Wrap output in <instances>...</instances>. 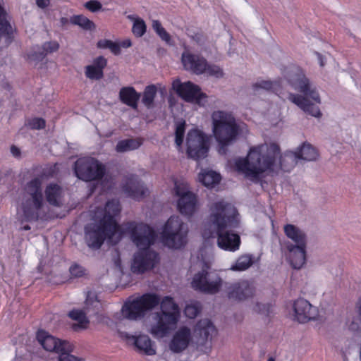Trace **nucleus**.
<instances>
[{
	"instance_id": "1",
	"label": "nucleus",
	"mask_w": 361,
	"mask_h": 361,
	"mask_svg": "<svg viewBox=\"0 0 361 361\" xmlns=\"http://www.w3.org/2000/svg\"><path fill=\"white\" fill-rule=\"evenodd\" d=\"M238 212L231 204L224 200L213 203L209 207L210 237L217 238L219 248L234 252L240 244L238 234L232 231L239 225Z\"/></svg>"
},
{
	"instance_id": "2",
	"label": "nucleus",
	"mask_w": 361,
	"mask_h": 361,
	"mask_svg": "<svg viewBox=\"0 0 361 361\" xmlns=\"http://www.w3.org/2000/svg\"><path fill=\"white\" fill-rule=\"evenodd\" d=\"M283 76L289 85L300 93H289L288 99L305 114L320 118L322 114L317 106L321 104L320 95L303 71L298 66H289L285 69Z\"/></svg>"
},
{
	"instance_id": "3",
	"label": "nucleus",
	"mask_w": 361,
	"mask_h": 361,
	"mask_svg": "<svg viewBox=\"0 0 361 361\" xmlns=\"http://www.w3.org/2000/svg\"><path fill=\"white\" fill-rule=\"evenodd\" d=\"M279 153L280 147L276 143L252 148L246 158L236 159V170L252 180H258L262 173L274 171L276 158Z\"/></svg>"
},
{
	"instance_id": "4",
	"label": "nucleus",
	"mask_w": 361,
	"mask_h": 361,
	"mask_svg": "<svg viewBox=\"0 0 361 361\" xmlns=\"http://www.w3.org/2000/svg\"><path fill=\"white\" fill-rule=\"evenodd\" d=\"M159 304L161 314L157 313L156 316H180V309L173 298L165 296L161 300L160 297L153 293H147L135 298H128L121 312L123 316H145Z\"/></svg>"
},
{
	"instance_id": "5",
	"label": "nucleus",
	"mask_w": 361,
	"mask_h": 361,
	"mask_svg": "<svg viewBox=\"0 0 361 361\" xmlns=\"http://www.w3.org/2000/svg\"><path fill=\"white\" fill-rule=\"evenodd\" d=\"M212 130L214 136L218 142V152L225 155L228 148L238 139L240 133L239 125L230 112L215 111L212 114Z\"/></svg>"
},
{
	"instance_id": "6",
	"label": "nucleus",
	"mask_w": 361,
	"mask_h": 361,
	"mask_svg": "<svg viewBox=\"0 0 361 361\" xmlns=\"http://www.w3.org/2000/svg\"><path fill=\"white\" fill-rule=\"evenodd\" d=\"M144 317H95V320H90L89 317H68V324L76 332L81 331L99 323H105L111 329L116 331L122 338L126 340L125 330L135 328L142 324Z\"/></svg>"
},
{
	"instance_id": "7",
	"label": "nucleus",
	"mask_w": 361,
	"mask_h": 361,
	"mask_svg": "<svg viewBox=\"0 0 361 361\" xmlns=\"http://www.w3.org/2000/svg\"><path fill=\"white\" fill-rule=\"evenodd\" d=\"M188 227L178 216H171L164 225L161 239L164 245L180 249L187 243Z\"/></svg>"
},
{
	"instance_id": "8",
	"label": "nucleus",
	"mask_w": 361,
	"mask_h": 361,
	"mask_svg": "<svg viewBox=\"0 0 361 361\" xmlns=\"http://www.w3.org/2000/svg\"><path fill=\"white\" fill-rule=\"evenodd\" d=\"M73 171L75 176L83 181L99 180L106 173V166L93 157H81L74 163Z\"/></svg>"
},
{
	"instance_id": "9",
	"label": "nucleus",
	"mask_w": 361,
	"mask_h": 361,
	"mask_svg": "<svg viewBox=\"0 0 361 361\" xmlns=\"http://www.w3.org/2000/svg\"><path fill=\"white\" fill-rule=\"evenodd\" d=\"M221 283L219 274L211 269L208 263L204 262L202 270L195 274L191 285L194 289L202 293L215 294L219 291Z\"/></svg>"
},
{
	"instance_id": "10",
	"label": "nucleus",
	"mask_w": 361,
	"mask_h": 361,
	"mask_svg": "<svg viewBox=\"0 0 361 361\" xmlns=\"http://www.w3.org/2000/svg\"><path fill=\"white\" fill-rule=\"evenodd\" d=\"M178 322V317H144L142 325L155 338H162L176 329Z\"/></svg>"
},
{
	"instance_id": "11",
	"label": "nucleus",
	"mask_w": 361,
	"mask_h": 361,
	"mask_svg": "<svg viewBox=\"0 0 361 361\" xmlns=\"http://www.w3.org/2000/svg\"><path fill=\"white\" fill-rule=\"evenodd\" d=\"M186 143L188 157L197 161L207 157L209 149V139L202 131L197 129L189 130Z\"/></svg>"
},
{
	"instance_id": "12",
	"label": "nucleus",
	"mask_w": 361,
	"mask_h": 361,
	"mask_svg": "<svg viewBox=\"0 0 361 361\" xmlns=\"http://www.w3.org/2000/svg\"><path fill=\"white\" fill-rule=\"evenodd\" d=\"M126 230L130 233L132 241L139 249H149L154 243L155 232L147 224L128 222L126 224Z\"/></svg>"
},
{
	"instance_id": "13",
	"label": "nucleus",
	"mask_w": 361,
	"mask_h": 361,
	"mask_svg": "<svg viewBox=\"0 0 361 361\" xmlns=\"http://www.w3.org/2000/svg\"><path fill=\"white\" fill-rule=\"evenodd\" d=\"M173 90L186 102L204 106L207 102V94L201 91V88L190 81L182 82L179 79L172 83Z\"/></svg>"
},
{
	"instance_id": "14",
	"label": "nucleus",
	"mask_w": 361,
	"mask_h": 361,
	"mask_svg": "<svg viewBox=\"0 0 361 361\" xmlns=\"http://www.w3.org/2000/svg\"><path fill=\"white\" fill-rule=\"evenodd\" d=\"M85 240L90 248L99 249L106 238H111L116 232L111 227L99 221L98 224L93 225L92 228L85 227Z\"/></svg>"
},
{
	"instance_id": "15",
	"label": "nucleus",
	"mask_w": 361,
	"mask_h": 361,
	"mask_svg": "<svg viewBox=\"0 0 361 361\" xmlns=\"http://www.w3.org/2000/svg\"><path fill=\"white\" fill-rule=\"evenodd\" d=\"M159 260V255L155 251L150 249H139V251L134 254L131 271L137 274H144L152 269Z\"/></svg>"
},
{
	"instance_id": "16",
	"label": "nucleus",
	"mask_w": 361,
	"mask_h": 361,
	"mask_svg": "<svg viewBox=\"0 0 361 361\" xmlns=\"http://www.w3.org/2000/svg\"><path fill=\"white\" fill-rule=\"evenodd\" d=\"M174 331L169 343V348L174 353H180L186 350L191 344H195L191 329L185 326H179Z\"/></svg>"
},
{
	"instance_id": "17",
	"label": "nucleus",
	"mask_w": 361,
	"mask_h": 361,
	"mask_svg": "<svg viewBox=\"0 0 361 361\" xmlns=\"http://www.w3.org/2000/svg\"><path fill=\"white\" fill-rule=\"evenodd\" d=\"M192 333L195 344L204 345L207 341H211L218 335V330L214 324L206 317L198 321Z\"/></svg>"
},
{
	"instance_id": "18",
	"label": "nucleus",
	"mask_w": 361,
	"mask_h": 361,
	"mask_svg": "<svg viewBox=\"0 0 361 361\" xmlns=\"http://www.w3.org/2000/svg\"><path fill=\"white\" fill-rule=\"evenodd\" d=\"M175 195L178 197L177 207L182 214L191 216L195 210L197 198L194 193L180 185L175 184Z\"/></svg>"
},
{
	"instance_id": "19",
	"label": "nucleus",
	"mask_w": 361,
	"mask_h": 361,
	"mask_svg": "<svg viewBox=\"0 0 361 361\" xmlns=\"http://www.w3.org/2000/svg\"><path fill=\"white\" fill-rule=\"evenodd\" d=\"M37 339L47 351L55 352L58 354L61 350H73V345L71 343L56 338L43 330L37 331Z\"/></svg>"
},
{
	"instance_id": "20",
	"label": "nucleus",
	"mask_w": 361,
	"mask_h": 361,
	"mask_svg": "<svg viewBox=\"0 0 361 361\" xmlns=\"http://www.w3.org/2000/svg\"><path fill=\"white\" fill-rule=\"evenodd\" d=\"M255 292V286L245 280L232 283L226 288L228 298L236 301H243L252 298Z\"/></svg>"
},
{
	"instance_id": "21",
	"label": "nucleus",
	"mask_w": 361,
	"mask_h": 361,
	"mask_svg": "<svg viewBox=\"0 0 361 361\" xmlns=\"http://www.w3.org/2000/svg\"><path fill=\"white\" fill-rule=\"evenodd\" d=\"M123 190L128 196L136 200L144 197L148 192L147 188L136 175H130L126 178Z\"/></svg>"
},
{
	"instance_id": "22",
	"label": "nucleus",
	"mask_w": 361,
	"mask_h": 361,
	"mask_svg": "<svg viewBox=\"0 0 361 361\" xmlns=\"http://www.w3.org/2000/svg\"><path fill=\"white\" fill-rule=\"evenodd\" d=\"M286 247L288 250L286 257L290 266L295 269H300L306 262L307 246H293V243L288 242Z\"/></svg>"
},
{
	"instance_id": "23",
	"label": "nucleus",
	"mask_w": 361,
	"mask_h": 361,
	"mask_svg": "<svg viewBox=\"0 0 361 361\" xmlns=\"http://www.w3.org/2000/svg\"><path fill=\"white\" fill-rule=\"evenodd\" d=\"M181 61L185 69L190 70L197 75L204 73L207 60L203 57L184 52L182 54Z\"/></svg>"
},
{
	"instance_id": "24",
	"label": "nucleus",
	"mask_w": 361,
	"mask_h": 361,
	"mask_svg": "<svg viewBox=\"0 0 361 361\" xmlns=\"http://www.w3.org/2000/svg\"><path fill=\"white\" fill-rule=\"evenodd\" d=\"M121 206L118 200H109L105 205L104 214L100 221L111 227V229L118 230V224L115 217L120 214Z\"/></svg>"
},
{
	"instance_id": "25",
	"label": "nucleus",
	"mask_w": 361,
	"mask_h": 361,
	"mask_svg": "<svg viewBox=\"0 0 361 361\" xmlns=\"http://www.w3.org/2000/svg\"><path fill=\"white\" fill-rule=\"evenodd\" d=\"M126 341L132 343L137 349L147 355H154L156 354V350L154 348L151 339L146 335L134 336L126 334Z\"/></svg>"
},
{
	"instance_id": "26",
	"label": "nucleus",
	"mask_w": 361,
	"mask_h": 361,
	"mask_svg": "<svg viewBox=\"0 0 361 361\" xmlns=\"http://www.w3.org/2000/svg\"><path fill=\"white\" fill-rule=\"evenodd\" d=\"M141 94L137 92L133 87H123L119 91L120 101L131 107L134 110L137 109V102L140 99Z\"/></svg>"
},
{
	"instance_id": "27",
	"label": "nucleus",
	"mask_w": 361,
	"mask_h": 361,
	"mask_svg": "<svg viewBox=\"0 0 361 361\" xmlns=\"http://www.w3.org/2000/svg\"><path fill=\"white\" fill-rule=\"evenodd\" d=\"M101 306L97 295L93 292H88L85 302V307L82 309H73L71 310L67 316H87L91 314L90 310L98 309Z\"/></svg>"
},
{
	"instance_id": "28",
	"label": "nucleus",
	"mask_w": 361,
	"mask_h": 361,
	"mask_svg": "<svg viewBox=\"0 0 361 361\" xmlns=\"http://www.w3.org/2000/svg\"><path fill=\"white\" fill-rule=\"evenodd\" d=\"M283 229L286 235L295 243L293 246H307V235L300 228L293 224H286Z\"/></svg>"
},
{
	"instance_id": "29",
	"label": "nucleus",
	"mask_w": 361,
	"mask_h": 361,
	"mask_svg": "<svg viewBox=\"0 0 361 361\" xmlns=\"http://www.w3.org/2000/svg\"><path fill=\"white\" fill-rule=\"evenodd\" d=\"M59 49V44L56 41H49L44 42L41 47H37V49L33 51L30 57L37 61H42L47 54L57 51Z\"/></svg>"
},
{
	"instance_id": "30",
	"label": "nucleus",
	"mask_w": 361,
	"mask_h": 361,
	"mask_svg": "<svg viewBox=\"0 0 361 361\" xmlns=\"http://www.w3.org/2000/svg\"><path fill=\"white\" fill-rule=\"evenodd\" d=\"M295 316H316L317 310L309 301L304 298H298L292 304Z\"/></svg>"
},
{
	"instance_id": "31",
	"label": "nucleus",
	"mask_w": 361,
	"mask_h": 361,
	"mask_svg": "<svg viewBox=\"0 0 361 361\" xmlns=\"http://www.w3.org/2000/svg\"><path fill=\"white\" fill-rule=\"evenodd\" d=\"M278 158H279L280 169L286 172L290 171L296 165L298 159L295 152L291 151L286 152L283 155L280 152L277 155L276 161ZM275 164H276V161ZM275 166L276 165H274V169Z\"/></svg>"
},
{
	"instance_id": "32",
	"label": "nucleus",
	"mask_w": 361,
	"mask_h": 361,
	"mask_svg": "<svg viewBox=\"0 0 361 361\" xmlns=\"http://www.w3.org/2000/svg\"><path fill=\"white\" fill-rule=\"evenodd\" d=\"M298 159L315 161L319 157L317 150L309 143H303L295 152Z\"/></svg>"
},
{
	"instance_id": "33",
	"label": "nucleus",
	"mask_w": 361,
	"mask_h": 361,
	"mask_svg": "<svg viewBox=\"0 0 361 361\" xmlns=\"http://www.w3.org/2000/svg\"><path fill=\"white\" fill-rule=\"evenodd\" d=\"M23 212V220L25 221H35L39 218V210L42 207H38L36 204L30 202L23 201L22 203Z\"/></svg>"
},
{
	"instance_id": "34",
	"label": "nucleus",
	"mask_w": 361,
	"mask_h": 361,
	"mask_svg": "<svg viewBox=\"0 0 361 361\" xmlns=\"http://www.w3.org/2000/svg\"><path fill=\"white\" fill-rule=\"evenodd\" d=\"M142 142L139 139L130 138L118 141L116 150L117 152L123 153L131 150L137 149L140 147Z\"/></svg>"
},
{
	"instance_id": "35",
	"label": "nucleus",
	"mask_w": 361,
	"mask_h": 361,
	"mask_svg": "<svg viewBox=\"0 0 361 361\" xmlns=\"http://www.w3.org/2000/svg\"><path fill=\"white\" fill-rule=\"evenodd\" d=\"M198 180L206 187H212L217 184L221 180L219 173L214 171H207L200 173L198 176Z\"/></svg>"
},
{
	"instance_id": "36",
	"label": "nucleus",
	"mask_w": 361,
	"mask_h": 361,
	"mask_svg": "<svg viewBox=\"0 0 361 361\" xmlns=\"http://www.w3.org/2000/svg\"><path fill=\"white\" fill-rule=\"evenodd\" d=\"M61 188L56 184L49 185L45 190L47 201L53 206L60 205L59 198L61 195Z\"/></svg>"
},
{
	"instance_id": "37",
	"label": "nucleus",
	"mask_w": 361,
	"mask_h": 361,
	"mask_svg": "<svg viewBox=\"0 0 361 361\" xmlns=\"http://www.w3.org/2000/svg\"><path fill=\"white\" fill-rule=\"evenodd\" d=\"M157 92V88L155 85H149L145 87L142 92V102L147 109H152L154 106Z\"/></svg>"
},
{
	"instance_id": "38",
	"label": "nucleus",
	"mask_w": 361,
	"mask_h": 361,
	"mask_svg": "<svg viewBox=\"0 0 361 361\" xmlns=\"http://www.w3.org/2000/svg\"><path fill=\"white\" fill-rule=\"evenodd\" d=\"M70 23L78 25L85 30H93L96 28L94 23L83 15H75L70 18Z\"/></svg>"
},
{
	"instance_id": "39",
	"label": "nucleus",
	"mask_w": 361,
	"mask_h": 361,
	"mask_svg": "<svg viewBox=\"0 0 361 361\" xmlns=\"http://www.w3.org/2000/svg\"><path fill=\"white\" fill-rule=\"evenodd\" d=\"M253 264L252 257L250 255H245L239 257L235 264L232 265L231 270L233 271H245L250 267Z\"/></svg>"
},
{
	"instance_id": "40",
	"label": "nucleus",
	"mask_w": 361,
	"mask_h": 361,
	"mask_svg": "<svg viewBox=\"0 0 361 361\" xmlns=\"http://www.w3.org/2000/svg\"><path fill=\"white\" fill-rule=\"evenodd\" d=\"M128 18L134 20L132 32L137 37H140L145 35L147 30V25L145 21L140 18H134L133 16H128Z\"/></svg>"
},
{
	"instance_id": "41",
	"label": "nucleus",
	"mask_w": 361,
	"mask_h": 361,
	"mask_svg": "<svg viewBox=\"0 0 361 361\" xmlns=\"http://www.w3.org/2000/svg\"><path fill=\"white\" fill-rule=\"evenodd\" d=\"M42 179L39 177L32 178L27 183L24 191L25 195H35V193L42 192Z\"/></svg>"
},
{
	"instance_id": "42",
	"label": "nucleus",
	"mask_w": 361,
	"mask_h": 361,
	"mask_svg": "<svg viewBox=\"0 0 361 361\" xmlns=\"http://www.w3.org/2000/svg\"><path fill=\"white\" fill-rule=\"evenodd\" d=\"M97 47L99 49H109L114 55L121 54L120 45L110 39H101L98 41Z\"/></svg>"
},
{
	"instance_id": "43",
	"label": "nucleus",
	"mask_w": 361,
	"mask_h": 361,
	"mask_svg": "<svg viewBox=\"0 0 361 361\" xmlns=\"http://www.w3.org/2000/svg\"><path fill=\"white\" fill-rule=\"evenodd\" d=\"M185 126V121L183 119L176 123L175 142L178 147H180L183 144Z\"/></svg>"
},
{
	"instance_id": "44",
	"label": "nucleus",
	"mask_w": 361,
	"mask_h": 361,
	"mask_svg": "<svg viewBox=\"0 0 361 361\" xmlns=\"http://www.w3.org/2000/svg\"><path fill=\"white\" fill-rule=\"evenodd\" d=\"M85 75L91 80H100L104 77L103 71L90 65L86 66Z\"/></svg>"
},
{
	"instance_id": "45",
	"label": "nucleus",
	"mask_w": 361,
	"mask_h": 361,
	"mask_svg": "<svg viewBox=\"0 0 361 361\" xmlns=\"http://www.w3.org/2000/svg\"><path fill=\"white\" fill-rule=\"evenodd\" d=\"M201 310L202 305L198 302L187 305L184 309V316H198Z\"/></svg>"
},
{
	"instance_id": "46",
	"label": "nucleus",
	"mask_w": 361,
	"mask_h": 361,
	"mask_svg": "<svg viewBox=\"0 0 361 361\" xmlns=\"http://www.w3.org/2000/svg\"><path fill=\"white\" fill-rule=\"evenodd\" d=\"M25 126L32 130H42L46 126L45 120L42 118H33L25 123Z\"/></svg>"
},
{
	"instance_id": "47",
	"label": "nucleus",
	"mask_w": 361,
	"mask_h": 361,
	"mask_svg": "<svg viewBox=\"0 0 361 361\" xmlns=\"http://www.w3.org/2000/svg\"><path fill=\"white\" fill-rule=\"evenodd\" d=\"M35 195H24L23 201L30 202L36 204L38 207H42L43 195L42 192L35 193Z\"/></svg>"
},
{
	"instance_id": "48",
	"label": "nucleus",
	"mask_w": 361,
	"mask_h": 361,
	"mask_svg": "<svg viewBox=\"0 0 361 361\" xmlns=\"http://www.w3.org/2000/svg\"><path fill=\"white\" fill-rule=\"evenodd\" d=\"M210 76H214L217 78H221L224 75L222 69L216 65H209L207 62L205 72Z\"/></svg>"
},
{
	"instance_id": "49",
	"label": "nucleus",
	"mask_w": 361,
	"mask_h": 361,
	"mask_svg": "<svg viewBox=\"0 0 361 361\" xmlns=\"http://www.w3.org/2000/svg\"><path fill=\"white\" fill-rule=\"evenodd\" d=\"M254 310L255 313L260 314L268 315L270 313H272L271 306L268 303L262 304L260 302H257L254 307Z\"/></svg>"
},
{
	"instance_id": "50",
	"label": "nucleus",
	"mask_w": 361,
	"mask_h": 361,
	"mask_svg": "<svg viewBox=\"0 0 361 361\" xmlns=\"http://www.w3.org/2000/svg\"><path fill=\"white\" fill-rule=\"evenodd\" d=\"M188 35L199 44H203L206 41V37L201 31L188 30Z\"/></svg>"
},
{
	"instance_id": "51",
	"label": "nucleus",
	"mask_w": 361,
	"mask_h": 361,
	"mask_svg": "<svg viewBox=\"0 0 361 361\" xmlns=\"http://www.w3.org/2000/svg\"><path fill=\"white\" fill-rule=\"evenodd\" d=\"M73 350H61L58 353L59 361H82L78 357L71 354Z\"/></svg>"
},
{
	"instance_id": "52",
	"label": "nucleus",
	"mask_w": 361,
	"mask_h": 361,
	"mask_svg": "<svg viewBox=\"0 0 361 361\" xmlns=\"http://www.w3.org/2000/svg\"><path fill=\"white\" fill-rule=\"evenodd\" d=\"M84 7L88 11L96 13L102 9V4L97 0H90L84 4Z\"/></svg>"
},
{
	"instance_id": "53",
	"label": "nucleus",
	"mask_w": 361,
	"mask_h": 361,
	"mask_svg": "<svg viewBox=\"0 0 361 361\" xmlns=\"http://www.w3.org/2000/svg\"><path fill=\"white\" fill-rule=\"evenodd\" d=\"M71 276L79 278L85 275V269L79 264H73L69 269Z\"/></svg>"
},
{
	"instance_id": "54",
	"label": "nucleus",
	"mask_w": 361,
	"mask_h": 361,
	"mask_svg": "<svg viewBox=\"0 0 361 361\" xmlns=\"http://www.w3.org/2000/svg\"><path fill=\"white\" fill-rule=\"evenodd\" d=\"M252 87L255 90H257L259 88L270 90L273 87V82L269 80H262L255 83Z\"/></svg>"
},
{
	"instance_id": "55",
	"label": "nucleus",
	"mask_w": 361,
	"mask_h": 361,
	"mask_svg": "<svg viewBox=\"0 0 361 361\" xmlns=\"http://www.w3.org/2000/svg\"><path fill=\"white\" fill-rule=\"evenodd\" d=\"M107 65V60L102 56H98L95 58L93 61V64L92 66H94L95 68L103 71V69Z\"/></svg>"
},
{
	"instance_id": "56",
	"label": "nucleus",
	"mask_w": 361,
	"mask_h": 361,
	"mask_svg": "<svg viewBox=\"0 0 361 361\" xmlns=\"http://www.w3.org/2000/svg\"><path fill=\"white\" fill-rule=\"evenodd\" d=\"M157 34L161 37L162 40L165 41L167 44H171V36L164 27L161 29V30H159V32Z\"/></svg>"
},
{
	"instance_id": "57",
	"label": "nucleus",
	"mask_w": 361,
	"mask_h": 361,
	"mask_svg": "<svg viewBox=\"0 0 361 361\" xmlns=\"http://www.w3.org/2000/svg\"><path fill=\"white\" fill-rule=\"evenodd\" d=\"M358 323H361V317H355V319L352 322V324L350 326V329L353 331L361 330V328L357 326Z\"/></svg>"
},
{
	"instance_id": "58",
	"label": "nucleus",
	"mask_w": 361,
	"mask_h": 361,
	"mask_svg": "<svg viewBox=\"0 0 361 361\" xmlns=\"http://www.w3.org/2000/svg\"><path fill=\"white\" fill-rule=\"evenodd\" d=\"M50 0H36V4L41 8L47 7L49 4Z\"/></svg>"
},
{
	"instance_id": "59",
	"label": "nucleus",
	"mask_w": 361,
	"mask_h": 361,
	"mask_svg": "<svg viewBox=\"0 0 361 361\" xmlns=\"http://www.w3.org/2000/svg\"><path fill=\"white\" fill-rule=\"evenodd\" d=\"M152 27L157 33L159 32V30H161V29L163 28L161 23L158 20H153Z\"/></svg>"
},
{
	"instance_id": "60",
	"label": "nucleus",
	"mask_w": 361,
	"mask_h": 361,
	"mask_svg": "<svg viewBox=\"0 0 361 361\" xmlns=\"http://www.w3.org/2000/svg\"><path fill=\"white\" fill-rule=\"evenodd\" d=\"M316 317H294V319L301 324H305L310 322L312 319H314Z\"/></svg>"
},
{
	"instance_id": "61",
	"label": "nucleus",
	"mask_w": 361,
	"mask_h": 361,
	"mask_svg": "<svg viewBox=\"0 0 361 361\" xmlns=\"http://www.w3.org/2000/svg\"><path fill=\"white\" fill-rule=\"evenodd\" d=\"M11 152L16 157H20V149L15 145L11 147Z\"/></svg>"
},
{
	"instance_id": "62",
	"label": "nucleus",
	"mask_w": 361,
	"mask_h": 361,
	"mask_svg": "<svg viewBox=\"0 0 361 361\" xmlns=\"http://www.w3.org/2000/svg\"><path fill=\"white\" fill-rule=\"evenodd\" d=\"M119 45H120V47H122L123 48H128L132 46V43H131L130 39H126L122 41L121 42V44H119Z\"/></svg>"
},
{
	"instance_id": "63",
	"label": "nucleus",
	"mask_w": 361,
	"mask_h": 361,
	"mask_svg": "<svg viewBox=\"0 0 361 361\" xmlns=\"http://www.w3.org/2000/svg\"><path fill=\"white\" fill-rule=\"evenodd\" d=\"M12 361H30V355H23V356L16 355V357Z\"/></svg>"
},
{
	"instance_id": "64",
	"label": "nucleus",
	"mask_w": 361,
	"mask_h": 361,
	"mask_svg": "<svg viewBox=\"0 0 361 361\" xmlns=\"http://www.w3.org/2000/svg\"><path fill=\"white\" fill-rule=\"evenodd\" d=\"M315 54L317 56V58H318V60L319 61V64L321 66H324V60H323V56L322 55L319 53V52H315Z\"/></svg>"
}]
</instances>
